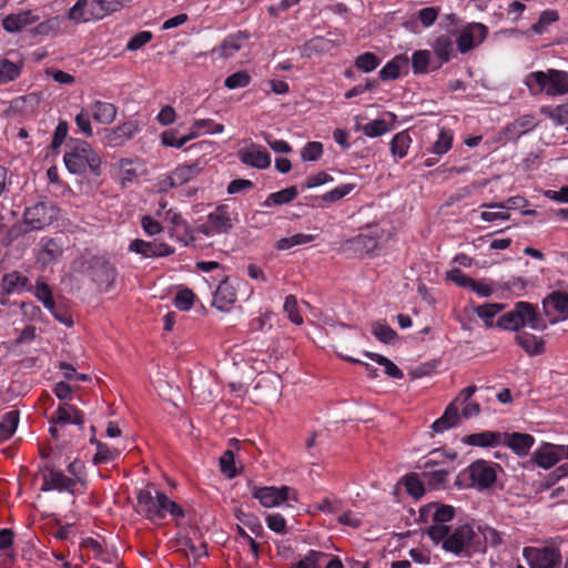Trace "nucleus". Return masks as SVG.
I'll list each match as a JSON object with an SVG mask.
<instances>
[{
	"label": "nucleus",
	"instance_id": "nucleus-24",
	"mask_svg": "<svg viewBox=\"0 0 568 568\" xmlns=\"http://www.w3.org/2000/svg\"><path fill=\"white\" fill-rule=\"evenodd\" d=\"M503 433L484 430L463 437V443L476 447H497L503 443Z\"/></svg>",
	"mask_w": 568,
	"mask_h": 568
},
{
	"label": "nucleus",
	"instance_id": "nucleus-44",
	"mask_svg": "<svg viewBox=\"0 0 568 568\" xmlns=\"http://www.w3.org/2000/svg\"><path fill=\"white\" fill-rule=\"evenodd\" d=\"M559 20V13L557 10L547 9L544 10L536 23L531 26V31L536 34H544L548 31L549 26Z\"/></svg>",
	"mask_w": 568,
	"mask_h": 568
},
{
	"label": "nucleus",
	"instance_id": "nucleus-61",
	"mask_svg": "<svg viewBox=\"0 0 568 568\" xmlns=\"http://www.w3.org/2000/svg\"><path fill=\"white\" fill-rule=\"evenodd\" d=\"M250 81L251 77L246 71H239L229 75L224 81V85L230 90H234L237 88H245L248 85Z\"/></svg>",
	"mask_w": 568,
	"mask_h": 568
},
{
	"label": "nucleus",
	"instance_id": "nucleus-39",
	"mask_svg": "<svg viewBox=\"0 0 568 568\" xmlns=\"http://www.w3.org/2000/svg\"><path fill=\"white\" fill-rule=\"evenodd\" d=\"M209 221L201 226L203 233L207 235L224 233L232 227L229 215H209Z\"/></svg>",
	"mask_w": 568,
	"mask_h": 568
},
{
	"label": "nucleus",
	"instance_id": "nucleus-27",
	"mask_svg": "<svg viewBox=\"0 0 568 568\" xmlns=\"http://www.w3.org/2000/svg\"><path fill=\"white\" fill-rule=\"evenodd\" d=\"M247 34L242 31L230 34L213 51L221 58L233 57L239 50L242 49L243 43L247 40Z\"/></svg>",
	"mask_w": 568,
	"mask_h": 568
},
{
	"label": "nucleus",
	"instance_id": "nucleus-52",
	"mask_svg": "<svg viewBox=\"0 0 568 568\" xmlns=\"http://www.w3.org/2000/svg\"><path fill=\"white\" fill-rule=\"evenodd\" d=\"M381 63V59L373 52H364L356 57L354 65L363 72L374 71Z\"/></svg>",
	"mask_w": 568,
	"mask_h": 568
},
{
	"label": "nucleus",
	"instance_id": "nucleus-37",
	"mask_svg": "<svg viewBox=\"0 0 568 568\" xmlns=\"http://www.w3.org/2000/svg\"><path fill=\"white\" fill-rule=\"evenodd\" d=\"M454 142V132L450 129H440L437 139L432 144L428 152L433 155L443 156L446 154L453 146Z\"/></svg>",
	"mask_w": 568,
	"mask_h": 568
},
{
	"label": "nucleus",
	"instance_id": "nucleus-22",
	"mask_svg": "<svg viewBox=\"0 0 568 568\" xmlns=\"http://www.w3.org/2000/svg\"><path fill=\"white\" fill-rule=\"evenodd\" d=\"M409 60L406 54H398L389 60L378 72L382 81L398 79L403 73H407Z\"/></svg>",
	"mask_w": 568,
	"mask_h": 568
},
{
	"label": "nucleus",
	"instance_id": "nucleus-28",
	"mask_svg": "<svg viewBox=\"0 0 568 568\" xmlns=\"http://www.w3.org/2000/svg\"><path fill=\"white\" fill-rule=\"evenodd\" d=\"M460 423V415L455 402L450 403L444 414L432 424V429L435 433H444Z\"/></svg>",
	"mask_w": 568,
	"mask_h": 568
},
{
	"label": "nucleus",
	"instance_id": "nucleus-35",
	"mask_svg": "<svg viewBox=\"0 0 568 568\" xmlns=\"http://www.w3.org/2000/svg\"><path fill=\"white\" fill-rule=\"evenodd\" d=\"M141 166L139 160L121 159L118 162L119 180L122 186H126L128 183H132L138 178V171Z\"/></svg>",
	"mask_w": 568,
	"mask_h": 568
},
{
	"label": "nucleus",
	"instance_id": "nucleus-34",
	"mask_svg": "<svg viewBox=\"0 0 568 568\" xmlns=\"http://www.w3.org/2000/svg\"><path fill=\"white\" fill-rule=\"evenodd\" d=\"M456 457L457 453L453 449H434L424 458V462L418 465V468L424 469V471H428V469L433 470L436 466L442 465L444 459L453 462Z\"/></svg>",
	"mask_w": 568,
	"mask_h": 568
},
{
	"label": "nucleus",
	"instance_id": "nucleus-18",
	"mask_svg": "<svg viewBox=\"0 0 568 568\" xmlns=\"http://www.w3.org/2000/svg\"><path fill=\"white\" fill-rule=\"evenodd\" d=\"M242 163L255 169H266L271 165L270 153L261 145L252 143L239 153Z\"/></svg>",
	"mask_w": 568,
	"mask_h": 568
},
{
	"label": "nucleus",
	"instance_id": "nucleus-14",
	"mask_svg": "<svg viewBox=\"0 0 568 568\" xmlns=\"http://www.w3.org/2000/svg\"><path fill=\"white\" fill-rule=\"evenodd\" d=\"M140 126L135 121H128L113 129L103 130V142L110 148H120L138 133Z\"/></svg>",
	"mask_w": 568,
	"mask_h": 568
},
{
	"label": "nucleus",
	"instance_id": "nucleus-7",
	"mask_svg": "<svg viewBox=\"0 0 568 568\" xmlns=\"http://www.w3.org/2000/svg\"><path fill=\"white\" fill-rule=\"evenodd\" d=\"M368 233L359 234L346 242L347 250L363 257L372 254L383 243L389 242L394 233L392 230H385L379 224L368 225Z\"/></svg>",
	"mask_w": 568,
	"mask_h": 568
},
{
	"label": "nucleus",
	"instance_id": "nucleus-26",
	"mask_svg": "<svg viewBox=\"0 0 568 568\" xmlns=\"http://www.w3.org/2000/svg\"><path fill=\"white\" fill-rule=\"evenodd\" d=\"M455 42L452 34H440L435 39L433 50L439 61V67L449 62L456 55Z\"/></svg>",
	"mask_w": 568,
	"mask_h": 568
},
{
	"label": "nucleus",
	"instance_id": "nucleus-64",
	"mask_svg": "<svg viewBox=\"0 0 568 568\" xmlns=\"http://www.w3.org/2000/svg\"><path fill=\"white\" fill-rule=\"evenodd\" d=\"M291 568H320V552L310 550L303 558L293 564Z\"/></svg>",
	"mask_w": 568,
	"mask_h": 568
},
{
	"label": "nucleus",
	"instance_id": "nucleus-11",
	"mask_svg": "<svg viewBox=\"0 0 568 568\" xmlns=\"http://www.w3.org/2000/svg\"><path fill=\"white\" fill-rule=\"evenodd\" d=\"M524 555L530 568H556L561 561V554L555 547H527Z\"/></svg>",
	"mask_w": 568,
	"mask_h": 568
},
{
	"label": "nucleus",
	"instance_id": "nucleus-45",
	"mask_svg": "<svg viewBox=\"0 0 568 568\" xmlns=\"http://www.w3.org/2000/svg\"><path fill=\"white\" fill-rule=\"evenodd\" d=\"M21 65L22 63L0 58V84H7L16 80L21 72Z\"/></svg>",
	"mask_w": 568,
	"mask_h": 568
},
{
	"label": "nucleus",
	"instance_id": "nucleus-63",
	"mask_svg": "<svg viewBox=\"0 0 568 568\" xmlns=\"http://www.w3.org/2000/svg\"><path fill=\"white\" fill-rule=\"evenodd\" d=\"M265 521L272 531L276 534H286V520L281 514H268Z\"/></svg>",
	"mask_w": 568,
	"mask_h": 568
},
{
	"label": "nucleus",
	"instance_id": "nucleus-40",
	"mask_svg": "<svg viewBox=\"0 0 568 568\" xmlns=\"http://www.w3.org/2000/svg\"><path fill=\"white\" fill-rule=\"evenodd\" d=\"M449 469H434L423 471L422 476L432 489H445L448 484Z\"/></svg>",
	"mask_w": 568,
	"mask_h": 568
},
{
	"label": "nucleus",
	"instance_id": "nucleus-5",
	"mask_svg": "<svg viewBox=\"0 0 568 568\" xmlns=\"http://www.w3.org/2000/svg\"><path fill=\"white\" fill-rule=\"evenodd\" d=\"M532 95L545 93L549 97L568 94V71L547 69L528 73L524 80Z\"/></svg>",
	"mask_w": 568,
	"mask_h": 568
},
{
	"label": "nucleus",
	"instance_id": "nucleus-2",
	"mask_svg": "<svg viewBox=\"0 0 568 568\" xmlns=\"http://www.w3.org/2000/svg\"><path fill=\"white\" fill-rule=\"evenodd\" d=\"M67 149L63 161L70 173L78 175L91 173L94 176L101 174V158L87 141L71 140Z\"/></svg>",
	"mask_w": 568,
	"mask_h": 568
},
{
	"label": "nucleus",
	"instance_id": "nucleus-9",
	"mask_svg": "<svg viewBox=\"0 0 568 568\" xmlns=\"http://www.w3.org/2000/svg\"><path fill=\"white\" fill-rule=\"evenodd\" d=\"M547 326L568 318V295L560 291L551 292L542 300V314Z\"/></svg>",
	"mask_w": 568,
	"mask_h": 568
},
{
	"label": "nucleus",
	"instance_id": "nucleus-55",
	"mask_svg": "<svg viewBox=\"0 0 568 568\" xmlns=\"http://www.w3.org/2000/svg\"><path fill=\"white\" fill-rule=\"evenodd\" d=\"M430 61V53L427 50H417L412 57V67L415 74H423L428 72Z\"/></svg>",
	"mask_w": 568,
	"mask_h": 568
},
{
	"label": "nucleus",
	"instance_id": "nucleus-47",
	"mask_svg": "<svg viewBox=\"0 0 568 568\" xmlns=\"http://www.w3.org/2000/svg\"><path fill=\"white\" fill-rule=\"evenodd\" d=\"M500 303H486L475 307L476 315L485 322L487 327L493 326V318L504 310Z\"/></svg>",
	"mask_w": 568,
	"mask_h": 568
},
{
	"label": "nucleus",
	"instance_id": "nucleus-3",
	"mask_svg": "<svg viewBox=\"0 0 568 568\" xmlns=\"http://www.w3.org/2000/svg\"><path fill=\"white\" fill-rule=\"evenodd\" d=\"M496 325L501 329L514 332L526 326L539 332L547 328V322L538 312L537 306L524 301L517 302L513 310L504 313L497 320Z\"/></svg>",
	"mask_w": 568,
	"mask_h": 568
},
{
	"label": "nucleus",
	"instance_id": "nucleus-20",
	"mask_svg": "<svg viewBox=\"0 0 568 568\" xmlns=\"http://www.w3.org/2000/svg\"><path fill=\"white\" fill-rule=\"evenodd\" d=\"M50 422L53 424H74L81 426L84 423V414L77 406L64 403L58 406Z\"/></svg>",
	"mask_w": 568,
	"mask_h": 568
},
{
	"label": "nucleus",
	"instance_id": "nucleus-48",
	"mask_svg": "<svg viewBox=\"0 0 568 568\" xmlns=\"http://www.w3.org/2000/svg\"><path fill=\"white\" fill-rule=\"evenodd\" d=\"M540 112L556 124L568 123V102L556 106H542Z\"/></svg>",
	"mask_w": 568,
	"mask_h": 568
},
{
	"label": "nucleus",
	"instance_id": "nucleus-38",
	"mask_svg": "<svg viewBox=\"0 0 568 568\" xmlns=\"http://www.w3.org/2000/svg\"><path fill=\"white\" fill-rule=\"evenodd\" d=\"M19 410H10L6 413L0 422V442L8 440L13 436L19 425Z\"/></svg>",
	"mask_w": 568,
	"mask_h": 568
},
{
	"label": "nucleus",
	"instance_id": "nucleus-33",
	"mask_svg": "<svg viewBox=\"0 0 568 568\" xmlns=\"http://www.w3.org/2000/svg\"><path fill=\"white\" fill-rule=\"evenodd\" d=\"M93 119L102 124H110L116 116V108L112 103L95 101L90 105Z\"/></svg>",
	"mask_w": 568,
	"mask_h": 568
},
{
	"label": "nucleus",
	"instance_id": "nucleus-19",
	"mask_svg": "<svg viewBox=\"0 0 568 568\" xmlns=\"http://www.w3.org/2000/svg\"><path fill=\"white\" fill-rule=\"evenodd\" d=\"M503 445L510 448L517 456H526L535 444V437L527 433H503Z\"/></svg>",
	"mask_w": 568,
	"mask_h": 568
},
{
	"label": "nucleus",
	"instance_id": "nucleus-62",
	"mask_svg": "<svg viewBox=\"0 0 568 568\" xmlns=\"http://www.w3.org/2000/svg\"><path fill=\"white\" fill-rule=\"evenodd\" d=\"M234 454L232 450H225L220 457V466L223 474H225L229 478H233L236 476V469L234 466Z\"/></svg>",
	"mask_w": 568,
	"mask_h": 568
},
{
	"label": "nucleus",
	"instance_id": "nucleus-46",
	"mask_svg": "<svg viewBox=\"0 0 568 568\" xmlns=\"http://www.w3.org/2000/svg\"><path fill=\"white\" fill-rule=\"evenodd\" d=\"M298 194L296 186H290L278 192L272 193L264 202V206L271 207L274 205H282L293 201Z\"/></svg>",
	"mask_w": 568,
	"mask_h": 568
},
{
	"label": "nucleus",
	"instance_id": "nucleus-8",
	"mask_svg": "<svg viewBox=\"0 0 568 568\" xmlns=\"http://www.w3.org/2000/svg\"><path fill=\"white\" fill-rule=\"evenodd\" d=\"M3 220L4 216L0 215V243L2 245H9L12 241L24 233L39 231L44 226L50 225L52 223V215H41L30 220L27 219V215H23L21 221L13 223L11 226H8Z\"/></svg>",
	"mask_w": 568,
	"mask_h": 568
},
{
	"label": "nucleus",
	"instance_id": "nucleus-6",
	"mask_svg": "<svg viewBox=\"0 0 568 568\" xmlns=\"http://www.w3.org/2000/svg\"><path fill=\"white\" fill-rule=\"evenodd\" d=\"M440 542L445 551L468 558L485 550V541L481 535L468 524L460 525L449 531Z\"/></svg>",
	"mask_w": 568,
	"mask_h": 568
},
{
	"label": "nucleus",
	"instance_id": "nucleus-1",
	"mask_svg": "<svg viewBox=\"0 0 568 568\" xmlns=\"http://www.w3.org/2000/svg\"><path fill=\"white\" fill-rule=\"evenodd\" d=\"M136 511L153 523L163 520L168 514L174 518L183 517L180 505L156 489H141L136 495Z\"/></svg>",
	"mask_w": 568,
	"mask_h": 568
},
{
	"label": "nucleus",
	"instance_id": "nucleus-12",
	"mask_svg": "<svg viewBox=\"0 0 568 568\" xmlns=\"http://www.w3.org/2000/svg\"><path fill=\"white\" fill-rule=\"evenodd\" d=\"M42 475V491L59 490L68 491L73 494L78 481L71 477H68L63 471L58 470L51 466H45L41 470Z\"/></svg>",
	"mask_w": 568,
	"mask_h": 568
},
{
	"label": "nucleus",
	"instance_id": "nucleus-60",
	"mask_svg": "<svg viewBox=\"0 0 568 568\" xmlns=\"http://www.w3.org/2000/svg\"><path fill=\"white\" fill-rule=\"evenodd\" d=\"M344 509V501L335 496H326L322 498V514L335 515L338 517Z\"/></svg>",
	"mask_w": 568,
	"mask_h": 568
},
{
	"label": "nucleus",
	"instance_id": "nucleus-36",
	"mask_svg": "<svg viewBox=\"0 0 568 568\" xmlns=\"http://www.w3.org/2000/svg\"><path fill=\"white\" fill-rule=\"evenodd\" d=\"M200 171L201 169L197 163L176 168L172 174L169 175L170 186H179L189 182L196 176Z\"/></svg>",
	"mask_w": 568,
	"mask_h": 568
},
{
	"label": "nucleus",
	"instance_id": "nucleus-16",
	"mask_svg": "<svg viewBox=\"0 0 568 568\" xmlns=\"http://www.w3.org/2000/svg\"><path fill=\"white\" fill-rule=\"evenodd\" d=\"M290 491L291 488L287 486H282L281 488L265 486L254 487L252 495L258 499L262 506L270 508L285 503L290 498Z\"/></svg>",
	"mask_w": 568,
	"mask_h": 568
},
{
	"label": "nucleus",
	"instance_id": "nucleus-30",
	"mask_svg": "<svg viewBox=\"0 0 568 568\" xmlns=\"http://www.w3.org/2000/svg\"><path fill=\"white\" fill-rule=\"evenodd\" d=\"M1 286L7 294L20 291H32L30 280L17 271L6 274L2 277Z\"/></svg>",
	"mask_w": 568,
	"mask_h": 568
},
{
	"label": "nucleus",
	"instance_id": "nucleus-57",
	"mask_svg": "<svg viewBox=\"0 0 568 568\" xmlns=\"http://www.w3.org/2000/svg\"><path fill=\"white\" fill-rule=\"evenodd\" d=\"M62 27V18L55 16L52 18H49L48 20L39 23L36 27V33L42 34V36H50V34H57Z\"/></svg>",
	"mask_w": 568,
	"mask_h": 568
},
{
	"label": "nucleus",
	"instance_id": "nucleus-17",
	"mask_svg": "<svg viewBox=\"0 0 568 568\" xmlns=\"http://www.w3.org/2000/svg\"><path fill=\"white\" fill-rule=\"evenodd\" d=\"M454 517L455 508L450 505L429 503L419 509V521L423 524L429 521L450 523Z\"/></svg>",
	"mask_w": 568,
	"mask_h": 568
},
{
	"label": "nucleus",
	"instance_id": "nucleus-43",
	"mask_svg": "<svg viewBox=\"0 0 568 568\" xmlns=\"http://www.w3.org/2000/svg\"><path fill=\"white\" fill-rule=\"evenodd\" d=\"M364 356L385 367V373L393 378L400 379L404 377L402 369L389 358L377 353L364 352Z\"/></svg>",
	"mask_w": 568,
	"mask_h": 568
},
{
	"label": "nucleus",
	"instance_id": "nucleus-21",
	"mask_svg": "<svg viewBox=\"0 0 568 568\" xmlns=\"http://www.w3.org/2000/svg\"><path fill=\"white\" fill-rule=\"evenodd\" d=\"M560 459H562V455L559 452V445L544 443L534 453L535 463L544 468L549 469L555 466Z\"/></svg>",
	"mask_w": 568,
	"mask_h": 568
},
{
	"label": "nucleus",
	"instance_id": "nucleus-53",
	"mask_svg": "<svg viewBox=\"0 0 568 568\" xmlns=\"http://www.w3.org/2000/svg\"><path fill=\"white\" fill-rule=\"evenodd\" d=\"M373 335L382 343L392 344L397 338V333L388 325L376 322L372 326Z\"/></svg>",
	"mask_w": 568,
	"mask_h": 568
},
{
	"label": "nucleus",
	"instance_id": "nucleus-15",
	"mask_svg": "<svg viewBox=\"0 0 568 568\" xmlns=\"http://www.w3.org/2000/svg\"><path fill=\"white\" fill-rule=\"evenodd\" d=\"M129 251L140 254L145 258L169 256L174 252V250L164 242H149L140 239H135L130 243Z\"/></svg>",
	"mask_w": 568,
	"mask_h": 568
},
{
	"label": "nucleus",
	"instance_id": "nucleus-41",
	"mask_svg": "<svg viewBox=\"0 0 568 568\" xmlns=\"http://www.w3.org/2000/svg\"><path fill=\"white\" fill-rule=\"evenodd\" d=\"M410 143L412 138L406 131L396 133L389 143L393 156L397 159L405 158L407 155Z\"/></svg>",
	"mask_w": 568,
	"mask_h": 568
},
{
	"label": "nucleus",
	"instance_id": "nucleus-10",
	"mask_svg": "<svg viewBox=\"0 0 568 568\" xmlns=\"http://www.w3.org/2000/svg\"><path fill=\"white\" fill-rule=\"evenodd\" d=\"M487 36V26L480 22L468 23L460 30L456 38L457 49L460 53H467L483 43Z\"/></svg>",
	"mask_w": 568,
	"mask_h": 568
},
{
	"label": "nucleus",
	"instance_id": "nucleus-29",
	"mask_svg": "<svg viewBox=\"0 0 568 568\" xmlns=\"http://www.w3.org/2000/svg\"><path fill=\"white\" fill-rule=\"evenodd\" d=\"M87 4L92 20L102 19L122 7L119 0H87Z\"/></svg>",
	"mask_w": 568,
	"mask_h": 568
},
{
	"label": "nucleus",
	"instance_id": "nucleus-54",
	"mask_svg": "<svg viewBox=\"0 0 568 568\" xmlns=\"http://www.w3.org/2000/svg\"><path fill=\"white\" fill-rule=\"evenodd\" d=\"M427 525L428 527L426 529V534L434 541V544H439L450 531V526L448 523L442 524L440 521H429Z\"/></svg>",
	"mask_w": 568,
	"mask_h": 568
},
{
	"label": "nucleus",
	"instance_id": "nucleus-31",
	"mask_svg": "<svg viewBox=\"0 0 568 568\" xmlns=\"http://www.w3.org/2000/svg\"><path fill=\"white\" fill-rule=\"evenodd\" d=\"M517 344L529 355H540L545 351V342L542 338L528 332H520L515 336Z\"/></svg>",
	"mask_w": 568,
	"mask_h": 568
},
{
	"label": "nucleus",
	"instance_id": "nucleus-25",
	"mask_svg": "<svg viewBox=\"0 0 568 568\" xmlns=\"http://www.w3.org/2000/svg\"><path fill=\"white\" fill-rule=\"evenodd\" d=\"M39 18L34 16L32 11L27 10L7 16L2 20V26L7 32L13 33L21 31L27 26L33 24Z\"/></svg>",
	"mask_w": 568,
	"mask_h": 568
},
{
	"label": "nucleus",
	"instance_id": "nucleus-4",
	"mask_svg": "<svg viewBox=\"0 0 568 568\" xmlns=\"http://www.w3.org/2000/svg\"><path fill=\"white\" fill-rule=\"evenodd\" d=\"M498 469L500 466L496 463L477 459L458 473L454 486L458 489H489L496 484Z\"/></svg>",
	"mask_w": 568,
	"mask_h": 568
},
{
	"label": "nucleus",
	"instance_id": "nucleus-42",
	"mask_svg": "<svg viewBox=\"0 0 568 568\" xmlns=\"http://www.w3.org/2000/svg\"><path fill=\"white\" fill-rule=\"evenodd\" d=\"M67 19L74 24L85 23L92 20L87 0H78L73 7L67 11Z\"/></svg>",
	"mask_w": 568,
	"mask_h": 568
},
{
	"label": "nucleus",
	"instance_id": "nucleus-59",
	"mask_svg": "<svg viewBox=\"0 0 568 568\" xmlns=\"http://www.w3.org/2000/svg\"><path fill=\"white\" fill-rule=\"evenodd\" d=\"M195 295L190 288L180 290L174 297V305L181 311H189L194 304Z\"/></svg>",
	"mask_w": 568,
	"mask_h": 568
},
{
	"label": "nucleus",
	"instance_id": "nucleus-23",
	"mask_svg": "<svg viewBox=\"0 0 568 568\" xmlns=\"http://www.w3.org/2000/svg\"><path fill=\"white\" fill-rule=\"evenodd\" d=\"M235 302V288L227 278L222 280L214 292L213 305L221 311H230Z\"/></svg>",
	"mask_w": 568,
	"mask_h": 568
},
{
	"label": "nucleus",
	"instance_id": "nucleus-50",
	"mask_svg": "<svg viewBox=\"0 0 568 568\" xmlns=\"http://www.w3.org/2000/svg\"><path fill=\"white\" fill-rule=\"evenodd\" d=\"M34 296L43 304L47 310L54 308L53 293L50 286L44 282H37L36 286H32Z\"/></svg>",
	"mask_w": 568,
	"mask_h": 568
},
{
	"label": "nucleus",
	"instance_id": "nucleus-13",
	"mask_svg": "<svg viewBox=\"0 0 568 568\" xmlns=\"http://www.w3.org/2000/svg\"><path fill=\"white\" fill-rule=\"evenodd\" d=\"M92 280L104 291L112 287L118 272L115 266L104 257L95 256L90 263Z\"/></svg>",
	"mask_w": 568,
	"mask_h": 568
},
{
	"label": "nucleus",
	"instance_id": "nucleus-32",
	"mask_svg": "<svg viewBox=\"0 0 568 568\" xmlns=\"http://www.w3.org/2000/svg\"><path fill=\"white\" fill-rule=\"evenodd\" d=\"M61 245L54 240L49 239L43 242L41 248L37 254V260L42 265H49L58 261V258L62 255Z\"/></svg>",
	"mask_w": 568,
	"mask_h": 568
},
{
	"label": "nucleus",
	"instance_id": "nucleus-58",
	"mask_svg": "<svg viewBox=\"0 0 568 568\" xmlns=\"http://www.w3.org/2000/svg\"><path fill=\"white\" fill-rule=\"evenodd\" d=\"M355 187V184L346 183L341 184L329 191L322 193V202H336L349 194Z\"/></svg>",
	"mask_w": 568,
	"mask_h": 568
},
{
	"label": "nucleus",
	"instance_id": "nucleus-51",
	"mask_svg": "<svg viewBox=\"0 0 568 568\" xmlns=\"http://www.w3.org/2000/svg\"><path fill=\"white\" fill-rule=\"evenodd\" d=\"M314 239H315L314 235L297 233V234H294L288 237L280 239L276 242L275 247L280 251H284V250H288V248L297 246V245H303L308 242H312Z\"/></svg>",
	"mask_w": 568,
	"mask_h": 568
},
{
	"label": "nucleus",
	"instance_id": "nucleus-56",
	"mask_svg": "<svg viewBox=\"0 0 568 568\" xmlns=\"http://www.w3.org/2000/svg\"><path fill=\"white\" fill-rule=\"evenodd\" d=\"M362 131L366 136L377 138L388 132L389 126L384 119H376L363 125Z\"/></svg>",
	"mask_w": 568,
	"mask_h": 568
},
{
	"label": "nucleus",
	"instance_id": "nucleus-49",
	"mask_svg": "<svg viewBox=\"0 0 568 568\" xmlns=\"http://www.w3.org/2000/svg\"><path fill=\"white\" fill-rule=\"evenodd\" d=\"M404 486L408 495L414 497L415 499H419L425 495V484L423 480L418 478L417 474L406 475L403 479Z\"/></svg>",
	"mask_w": 568,
	"mask_h": 568
}]
</instances>
